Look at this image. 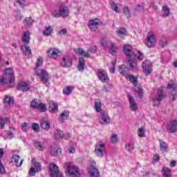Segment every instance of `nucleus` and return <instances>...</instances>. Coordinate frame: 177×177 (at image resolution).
Instances as JSON below:
<instances>
[{
  "instance_id": "1a4fd4ad",
  "label": "nucleus",
  "mask_w": 177,
  "mask_h": 177,
  "mask_svg": "<svg viewBox=\"0 0 177 177\" xmlns=\"http://www.w3.org/2000/svg\"><path fill=\"white\" fill-rule=\"evenodd\" d=\"M68 10H67V8L62 6L59 8V11L55 10L53 12V17H55L56 19H59V17H68Z\"/></svg>"
},
{
  "instance_id": "e433bc0d",
  "label": "nucleus",
  "mask_w": 177,
  "mask_h": 177,
  "mask_svg": "<svg viewBox=\"0 0 177 177\" xmlns=\"http://www.w3.org/2000/svg\"><path fill=\"white\" fill-rule=\"evenodd\" d=\"M14 5L15 6L24 8L26 6V0H15Z\"/></svg>"
},
{
  "instance_id": "052dcab7",
  "label": "nucleus",
  "mask_w": 177,
  "mask_h": 177,
  "mask_svg": "<svg viewBox=\"0 0 177 177\" xmlns=\"http://www.w3.org/2000/svg\"><path fill=\"white\" fill-rule=\"evenodd\" d=\"M69 153H75V149L74 148V145H71L68 149Z\"/></svg>"
},
{
  "instance_id": "393cba45",
  "label": "nucleus",
  "mask_w": 177,
  "mask_h": 177,
  "mask_svg": "<svg viewBox=\"0 0 177 177\" xmlns=\"http://www.w3.org/2000/svg\"><path fill=\"white\" fill-rule=\"evenodd\" d=\"M77 69L79 71H84L85 70V59L82 57H79V64L77 65Z\"/></svg>"
},
{
  "instance_id": "4d7b16f0",
  "label": "nucleus",
  "mask_w": 177,
  "mask_h": 177,
  "mask_svg": "<svg viewBox=\"0 0 177 177\" xmlns=\"http://www.w3.org/2000/svg\"><path fill=\"white\" fill-rule=\"evenodd\" d=\"M159 45L161 48H165L167 46V39H161L159 41Z\"/></svg>"
},
{
  "instance_id": "20e7f679",
  "label": "nucleus",
  "mask_w": 177,
  "mask_h": 177,
  "mask_svg": "<svg viewBox=\"0 0 177 177\" xmlns=\"http://www.w3.org/2000/svg\"><path fill=\"white\" fill-rule=\"evenodd\" d=\"M65 167H66V174L70 177H80L81 174H80V169L78 167L73 165L71 162L65 163Z\"/></svg>"
},
{
  "instance_id": "ea45409f",
  "label": "nucleus",
  "mask_w": 177,
  "mask_h": 177,
  "mask_svg": "<svg viewBox=\"0 0 177 177\" xmlns=\"http://www.w3.org/2000/svg\"><path fill=\"white\" fill-rule=\"evenodd\" d=\"M52 31H53V28L52 26H48L46 28V29L43 31V35H45L46 37H49L50 34H52Z\"/></svg>"
},
{
  "instance_id": "8fccbe9b",
  "label": "nucleus",
  "mask_w": 177,
  "mask_h": 177,
  "mask_svg": "<svg viewBox=\"0 0 177 177\" xmlns=\"http://www.w3.org/2000/svg\"><path fill=\"white\" fill-rule=\"evenodd\" d=\"M88 26H91V27L93 26H99V19H91L88 22Z\"/></svg>"
},
{
  "instance_id": "6e6552de",
  "label": "nucleus",
  "mask_w": 177,
  "mask_h": 177,
  "mask_svg": "<svg viewBox=\"0 0 177 177\" xmlns=\"http://www.w3.org/2000/svg\"><path fill=\"white\" fill-rule=\"evenodd\" d=\"M32 162L34 167H30L29 175L30 176H35V174H37V172H41L42 170V166L41 165V163L37 162L35 158L32 159Z\"/></svg>"
},
{
  "instance_id": "2eb2a0df",
  "label": "nucleus",
  "mask_w": 177,
  "mask_h": 177,
  "mask_svg": "<svg viewBox=\"0 0 177 177\" xmlns=\"http://www.w3.org/2000/svg\"><path fill=\"white\" fill-rule=\"evenodd\" d=\"M97 75L102 82H108L109 81V75L107 72L103 69H98L97 71Z\"/></svg>"
},
{
  "instance_id": "c03bdc74",
  "label": "nucleus",
  "mask_w": 177,
  "mask_h": 177,
  "mask_svg": "<svg viewBox=\"0 0 177 177\" xmlns=\"http://www.w3.org/2000/svg\"><path fill=\"white\" fill-rule=\"evenodd\" d=\"M37 109L39 110L41 113H45V111H46V106L45 105V104L40 102Z\"/></svg>"
},
{
  "instance_id": "e2e57ef3",
  "label": "nucleus",
  "mask_w": 177,
  "mask_h": 177,
  "mask_svg": "<svg viewBox=\"0 0 177 177\" xmlns=\"http://www.w3.org/2000/svg\"><path fill=\"white\" fill-rule=\"evenodd\" d=\"M12 159L14 160L15 162L17 164V162H19V160H20V156L14 155L12 156Z\"/></svg>"
},
{
  "instance_id": "b1692460",
  "label": "nucleus",
  "mask_w": 177,
  "mask_h": 177,
  "mask_svg": "<svg viewBox=\"0 0 177 177\" xmlns=\"http://www.w3.org/2000/svg\"><path fill=\"white\" fill-rule=\"evenodd\" d=\"M48 110L50 113H57L59 111V106L57 105V103L53 101H50Z\"/></svg>"
},
{
  "instance_id": "f257e3e1",
  "label": "nucleus",
  "mask_w": 177,
  "mask_h": 177,
  "mask_svg": "<svg viewBox=\"0 0 177 177\" xmlns=\"http://www.w3.org/2000/svg\"><path fill=\"white\" fill-rule=\"evenodd\" d=\"M123 52L126 55V64L131 70V71H138L139 66H138V60L142 62L145 56L140 51H137L138 56H136V53L132 50V47L129 45H125L123 47Z\"/></svg>"
},
{
  "instance_id": "9b49d317",
  "label": "nucleus",
  "mask_w": 177,
  "mask_h": 177,
  "mask_svg": "<svg viewBox=\"0 0 177 177\" xmlns=\"http://www.w3.org/2000/svg\"><path fill=\"white\" fill-rule=\"evenodd\" d=\"M157 39L156 38V35H154L152 32L148 33L145 39V45L147 46V48H154Z\"/></svg>"
},
{
  "instance_id": "f3484780",
  "label": "nucleus",
  "mask_w": 177,
  "mask_h": 177,
  "mask_svg": "<svg viewBox=\"0 0 177 177\" xmlns=\"http://www.w3.org/2000/svg\"><path fill=\"white\" fill-rule=\"evenodd\" d=\"M54 137L55 139H68L70 138V133H64L63 131L57 129L54 131Z\"/></svg>"
},
{
  "instance_id": "c756f323",
  "label": "nucleus",
  "mask_w": 177,
  "mask_h": 177,
  "mask_svg": "<svg viewBox=\"0 0 177 177\" xmlns=\"http://www.w3.org/2000/svg\"><path fill=\"white\" fill-rule=\"evenodd\" d=\"M76 55H79L80 56H84V57H91L89 53H86L83 48H78L75 50Z\"/></svg>"
},
{
  "instance_id": "a18cd8bd",
  "label": "nucleus",
  "mask_w": 177,
  "mask_h": 177,
  "mask_svg": "<svg viewBox=\"0 0 177 177\" xmlns=\"http://www.w3.org/2000/svg\"><path fill=\"white\" fill-rule=\"evenodd\" d=\"M39 104L38 100L37 99H34L30 102V107H31V109H37Z\"/></svg>"
},
{
  "instance_id": "de8ad7c7",
  "label": "nucleus",
  "mask_w": 177,
  "mask_h": 177,
  "mask_svg": "<svg viewBox=\"0 0 177 177\" xmlns=\"http://www.w3.org/2000/svg\"><path fill=\"white\" fill-rule=\"evenodd\" d=\"M138 135L139 138H145L146 136V134L145 133V127H142L138 129Z\"/></svg>"
},
{
  "instance_id": "9d476101",
  "label": "nucleus",
  "mask_w": 177,
  "mask_h": 177,
  "mask_svg": "<svg viewBox=\"0 0 177 177\" xmlns=\"http://www.w3.org/2000/svg\"><path fill=\"white\" fill-rule=\"evenodd\" d=\"M48 171L50 172V177H63V175L60 174L59 167L55 163H50Z\"/></svg>"
},
{
  "instance_id": "f8f14e48",
  "label": "nucleus",
  "mask_w": 177,
  "mask_h": 177,
  "mask_svg": "<svg viewBox=\"0 0 177 177\" xmlns=\"http://www.w3.org/2000/svg\"><path fill=\"white\" fill-rule=\"evenodd\" d=\"M142 67L143 68V71L145 75L147 77L150 75L151 73H153V64L149 60H145L142 63Z\"/></svg>"
},
{
  "instance_id": "680f3d73",
  "label": "nucleus",
  "mask_w": 177,
  "mask_h": 177,
  "mask_svg": "<svg viewBox=\"0 0 177 177\" xmlns=\"http://www.w3.org/2000/svg\"><path fill=\"white\" fill-rule=\"evenodd\" d=\"M59 35H60V37H63V35H66V34H67V29L66 28H63L59 32Z\"/></svg>"
},
{
  "instance_id": "c85d7f7f",
  "label": "nucleus",
  "mask_w": 177,
  "mask_h": 177,
  "mask_svg": "<svg viewBox=\"0 0 177 177\" xmlns=\"http://www.w3.org/2000/svg\"><path fill=\"white\" fill-rule=\"evenodd\" d=\"M29 89L28 84L26 82H21L19 84V86L17 87L18 91H22V92H27V91Z\"/></svg>"
},
{
  "instance_id": "bb28decb",
  "label": "nucleus",
  "mask_w": 177,
  "mask_h": 177,
  "mask_svg": "<svg viewBox=\"0 0 177 177\" xmlns=\"http://www.w3.org/2000/svg\"><path fill=\"white\" fill-rule=\"evenodd\" d=\"M129 102L131 110H132V111H136L138 110V104L135 102V100L132 98V97L129 96Z\"/></svg>"
},
{
  "instance_id": "dca6fc26",
  "label": "nucleus",
  "mask_w": 177,
  "mask_h": 177,
  "mask_svg": "<svg viewBox=\"0 0 177 177\" xmlns=\"http://www.w3.org/2000/svg\"><path fill=\"white\" fill-rule=\"evenodd\" d=\"M169 133H175L177 132V120H171L167 127Z\"/></svg>"
},
{
  "instance_id": "5fc2aeb1",
  "label": "nucleus",
  "mask_w": 177,
  "mask_h": 177,
  "mask_svg": "<svg viewBox=\"0 0 177 177\" xmlns=\"http://www.w3.org/2000/svg\"><path fill=\"white\" fill-rule=\"evenodd\" d=\"M0 174L1 175H5L6 174V170H5V166L2 164V161L0 160Z\"/></svg>"
},
{
  "instance_id": "39448f33",
  "label": "nucleus",
  "mask_w": 177,
  "mask_h": 177,
  "mask_svg": "<svg viewBox=\"0 0 177 177\" xmlns=\"http://www.w3.org/2000/svg\"><path fill=\"white\" fill-rule=\"evenodd\" d=\"M129 80L133 85H134V91L138 93L139 99H143V88L138 86V77L131 75L129 76Z\"/></svg>"
},
{
  "instance_id": "72a5a7b5",
  "label": "nucleus",
  "mask_w": 177,
  "mask_h": 177,
  "mask_svg": "<svg viewBox=\"0 0 177 177\" xmlns=\"http://www.w3.org/2000/svg\"><path fill=\"white\" fill-rule=\"evenodd\" d=\"M94 107L97 113H100V109L102 107V101L100 99L95 101Z\"/></svg>"
},
{
  "instance_id": "49530a36",
  "label": "nucleus",
  "mask_w": 177,
  "mask_h": 177,
  "mask_svg": "<svg viewBox=\"0 0 177 177\" xmlns=\"http://www.w3.org/2000/svg\"><path fill=\"white\" fill-rule=\"evenodd\" d=\"M116 32L119 37H122V35H127V29L121 28L118 29Z\"/></svg>"
},
{
  "instance_id": "774afa93",
  "label": "nucleus",
  "mask_w": 177,
  "mask_h": 177,
  "mask_svg": "<svg viewBox=\"0 0 177 177\" xmlns=\"http://www.w3.org/2000/svg\"><path fill=\"white\" fill-rule=\"evenodd\" d=\"M170 166H171V167H176V161H175V160L171 161V162H170Z\"/></svg>"
},
{
  "instance_id": "ddd939ff",
  "label": "nucleus",
  "mask_w": 177,
  "mask_h": 177,
  "mask_svg": "<svg viewBox=\"0 0 177 177\" xmlns=\"http://www.w3.org/2000/svg\"><path fill=\"white\" fill-rule=\"evenodd\" d=\"M101 118H99V122L102 125H109L110 124V117H109V113L106 111L102 110L100 111Z\"/></svg>"
},
{
  "instance_id": "a19ab883",
  "label": "nucleus",
  "mask_w": 177,
  "mask_h": 177,
  "mask_svg": "<svg viewBox=\"0 0 177 177\" xmlns=\"http://www.w3.org/2000/svg\"><path fill=\"white\" fill-rule=\"evenodd\" d=\"M24 24L25 27H30V26H32L34 23V20L31 17H27L24 20Z\"/></svg>"
},
{
  "instance_id": "2f4dec72",
  "label": "nucleus",
  "mask_w": 177,
  "mask_h": 177,
  "mask_svg": "<svg viewBox=\"0 0 177 177\" xmlns=\"http://www.w3.org/2000/svg\"><path fill=\"white\" fill-rule=\"evenodd\" d=\"M118 50V47L114 43H111V46L109 47V53L111 55H115L117 51Z\"/></svg>"
},
{
  "instance_id": "cd10ccee",
  "label": "nucleus",
  "mask_w": 177,
  "mask_h": 177,
  "mask_svg": "<svg viewBox=\"0 0 177 177\" xmlns=\"http://www.w3.org/2000/svg\"><path fill=\"white\" fill-rule=\"evenodd\" d=\"M15 100L13 97H9L8 95H6L3 100V103L6 107H9L11 104H13Z\"/></svg>"
},
{
  "instance_id": "4be33fe9",
  "label": "nucleus",
  "mask_w": 177,
  "mask_h": 177,
  "mask_svg": "<svg viewBox=\"0 0 177 177\" xmlns=\"http://www.w3.org/2000/svg\"><path fill=\"white\" fill-rule=\"evenodd\" d=\"M50 155L54 157H57L59 154L62 153V149L58 147L56 145H54L50 151Z\"/></svg>"
},
{
  "instance_id": "338daca9",
  "label": "nucleus",
  "mask_w": 177,
  "mask_h": 177,
  "mask_svg": "<svg viewBox=\"0 0 177 177\" xmlns=\"http://www.w3.org/2000/svg\"><path fill=\"white\" fill-rule=\"evenodd\" d=\"M153 160L157 162L160 161V155L156 154L153 157Z\"/></svg>"
},
{
  "instance_id": "0e129e2a",
  "label": "nucleus",
  "mask_w": 177,
  "mask_h": 177,
  "mask_svg": "<svg viewBox=\"0 0 177 177\" xmlns=\"http://www.w3.org/2000/svg\"><path fill=\"white\" fill-rule=\"evenodd\" d=\"M28 124L27 123H24L21 126V129L24 132H27L28 131Z\"/></svg>"
},
{
  "instance_id": "a878e982",
  "label": "nucleus",
  "mask_w": 177,
  "mask_h": 177,
  "mask_svg": "<svg viewBox=\"0 0 177 177\" xmlns=\"http://www.w3.org/2000/svg\"><path fill=\"white\" fill-rule=\"evenodd\" d=\"M40 126L41 127L42 129H44L45 131H49V129H50V124L46 119L41 120Z\"/></svg>"
},
{
  "instance_id": "6ab92c4d",
  "label": "nucleus",
  "mask_w": 177,
  "mask_h": 177,
  "mask_svg": "<svg viewBox=\"0 0 177 177\" xmlns=\"http://www.w3.org/2000/svg\"><path fill=\"white\" fill-rule=\"evenodd\" d=\"M59 53H60V51L57 48H50L47 51V55L50 59H56L59 57Z\"/></svg>"
},
{
  "instance_id": "69168bd1",
  "label": "nucleus",
  "mask_w": 177,
  "mask_h": 177,
  "mask_svg": "<svg viewBox=\"0 0 177 177\" xmlns=\"http://www.w3.org/2000/svg\"><path fill=\"white\" fill-rule=\"evenodd\" d=\"M88 27L91 30V31H96V30H97V26H91V25H88Z\"/></svg>"
},
{
  "instance_id": "37998d69",
  "label": "nucleus",
  "mask_w": 177,
  "mask_h": 177,
  "mask_svg": "<svg viewBox=\"0 0 177 177\" xmlns=\"http://www.w3.org/2000/svg\"><path fill=\"white\" fill-rule=\"evenodd\" d=\"M162 172L163 176L171 177V169H169L167 167H165V168H163Z\"/></svg>"
},
{
  "instance_id": "473e14b6",
  "label": "nucleus",
  "mask_w": 177,
  "mask_h": 177,
  "mask_svg": "<svg viewBox=\"0 0 177 177\" xmlns=\"http://www.w3.org/2000/svg\"><path fill=\"white\" fill-rule=\"evenodd\" d=\"M119 73L121 75H128V68L125 65H121L119 67Z\"/></svg>"
},
{
  "instance_id": "c9c22d12",
  "label": "nucleus",
  "mask_w": 177,
  "mask_h": 177,
  "mask_svg": "<svg viewBox=\"0 0 177 177\" xmlns=\"http://www.w3.org/2000/svg\"><path fill=\"white\" fill-rule=\"evenodd\" d=\"M35 147L37 149V150H39L40 151H44V149H45L44 142H35Z\"/></svg>"
},
{
  "instance_id": "4468645a",
  "label": "nucleus",
  "mask_w": 177,
  "mask_h": 177,
  "mask_svg": "<svg viewBox=\"0 0 177 177\" xmlns=\"http://www.w3.org/2000/svg\"><path fill=\"white\" fill-rule=\"evenodd\" d=\"M166 96L167 95L165 94V92L162 91V89H158L156 99L153 100V102H156V103H154L153 106L155 107H158V106H160V102H161L162 99H165Z\"/></svg>"
},
{
  "instance_id": "79ce46f5",
  "label": "nucleus",
  "mask_w": 177,
  "mask_h": 177,
  "mask_svg": "<svg viewBox=\"0 0 177 177\" xmlns=\"http://www.w3.org/2000/svg\"><path fill=\"white\" fill-rule=\"evenodd\" d=\"M123 13L127 17V19H129V17H131V10H129V7H124Z\"/></svg>"
},
{
  "instance_id": "0eeeda50",
  "label": "nucleus",
  "mask_w": 177,
  "mask_h": 177,
  "mask_svg": "<svg viewBox=\"0 0 177 177\" xmlns=\"http://www.w3.org/2000/svg\"><path fill=\"white\" fill-rule=\"evenodd\" d=\"M35 72L41 82L48 86L49 85V74H48V72L43 69H36Z\"/></svg>"
},
{
  "instance_id": "423d86ee",
  "label": "nucleus",
  "mask_w": 177,
  "mask_h": 177,
  "mask_svg": "<svg viewBox=\"0 0 177 177\" xmlns=\"http://www.w3.org/2000/svg\"><path fill=\"white\" fill-rule=\"evenodd\" d=\"M94 153L95 156H97V157H100V158L104 157V155L106 154V147L104 143L102 141H99L97 145H95Z\"/></svg>"
},
{
  "instance_id": "3c124183",
  "label": "nucleus",
  "mask_w": 177,
  "mask_h": 177,
  "mask_svg": "<svg viewBox=\"0 0 177 177\" xmlns=\"http://www.w3.org/2000/svg\"><path fill=\"white\" fill-rule=\"evenodd\" d=\"M32 129L34 131V132H39V124H38L37 123H32Z\"/></svg>"
},
{
  "instance_id": "4c0bfd02",
  "label": "nucleus",
  "mask_w": 177,
  "mask_h": 177,
  "mask_svg": "<svg viewBox=\"0 0 177 177\" xmlns=\"http://www.w3.org/2000/svg\"><path fill=\"white\" fill-rule=\"evenodd\" d=\"M10 120L8 118H4L1 119V129H3L6 124H10Z\"/></svg>"
},
{
  "instance_id": "7ed1b4c3",
  "label": "nucleus",
  "mask_w": 177,
  "mask_h": 177,
  "mask_svg": "<svg viewBox=\"0 0 177 177\" xmlns=\"http://www.w3.org/2000/svg\"><path fill=\"white\" fill-rule=\"evenodd\" d=\"M0 84H10V87L13 88L15 86V75L13 74V70L12 68H8L6 69L4 75L0 77Z\"/></svg>"
},
{
  "instance_id": "bf43d9fd",
  "label": "nucleus",
  "mask_w": 177,
  "mask_h": 177,
  "mask_svg": "<svg viewBox=\"0 0 177 177\" xmlns=\"http://www.w3.org/2000/svg\"><path fill=\"white\" fill-rule=\"evenodd\" d=\"M142 10H145V6L142 5H137V7L135 8V12H142Z\"/></svg>"
},
{
  "instance_id": "09e8293b",
  "label": "nucleus",
  "mask_w": 177,
  "mask_h": 177,
  "mask_svg": "<svg viewBox=\"0 0 177 177\" xmlns=\"http://www.w3.org/2000/svg\"><path fill=\"white\" fill-rule=\"evenodd\" d=\"M134 145L133 142H129L127 145L125 146V149L127 151H132L133 150Z\"/></svg>"
},
{
  "instance_id": "13d9d810",
  "label": "nucleus",
  "mask_w": 177,
  "mask_h": 177,
  "mask_svg": "<svg viewBox=\"0 0 177 177\" xmlns=\"http://www.w3.org/2000/svg\"><path fill=\"white\" fill-rule=\"evenodd\" d=\"M111 9H113V10H115L116 13H118V6L114 1L112 2Z\"/></svg>"
},
{
  "instance_id": "7c9ffc66",
  "label": "nucleus",
  "mask_w": 177,
  "mask_h": 177,
  "mask_svg": "<svg viewBox=\"0 0 177 177\" xmlns=\"http://www.w3.org/2000/svg\"><path fill=\"white\" fill-rule=\"evenodd\" d=\"M73 91H74V86H68L63 89L64 95L68 96L73 93Z\"/></svg>"
},
{
  "instance_id": "6e6d98bb",
  "label": "nucleus",
  "mask_w": 177,
  "mask_h": 177,
  "mask_svg": "<svg viewBox=\"0 0 177 177\" xmlns=\"http://www.w3.org/2000/svg\"><path fill=\"white\" fill-rule=\"evenodd\" d=\"M118 141V136L117 134H113L111 138V143H117Z\"/></svg>"
},
{
  "instance_id": "603ef678",
  "label": "nucleus",
  "mask_w": 177,
  "mask_h": 177,
  "mask_svg": "<svg viewBox=\"0 0 177 177\" xmlns=\"http://www.w3.org/2000/svg\"><path fill=\"white\" fill-rule=\"evenodd\" d=\"M15 19L16 20H21V19H23V15H21L20 10L16 11Z\"/></svg>"
},
{
  "instance_id": "aec40b11",
  "label": "nucleus",
  "mask_w": 177,
  "mask_h": 177,
  "mask_svg": "<svg viewBox=\"0 0 177 177\" xmlns=\"http://www.w3.org/2000/svg\"><path fill=\"white\" fill-rule=\"evenodd\" d=\"M88 174L91 177H99L100 176V172H99V169L96 168L95 166L91 165L88 168Z\"/></svg>"
},
{
  "instance_id": "a211bd4d",
  "label": "nucleus",
  "mask_w": 177,
  "mask_h": 177,
  "mask_svg": "<svg viewBox=\"0 0 177 177\" xmlns=\"http://www.w3.org/2000/svg\"><path fill=\"white\" fill-rule=\"evenodd\" d=\"M73 64L71 62V57L69 55H66L62 58V62H61L62 67L65 68H68Z\"/></svg>"
},
{
  "instance_id": "f704fd0d",
  "label": "nucleus",
  "mask_w": 177,
  "mask_h": 177,
  "mask_svg": "<svg viewBox=\"0 0 177 177\" xmlns=\"http://www.w3.org/2000/svg\"><path fill=\"white\" fill-rule=\"evenodd\" d=\"M160 151L163 152L168 151V144L164 141L160 142Z\"/></svg>"
},
{
  "instance_id": "58836bf2",
  "label": "nucleus",
  "mask_w": 177,
  "mask_h": 177,
  "mask_svg": "<svg viewBox=\"0 0 177 177\" xmlns=\"http://www.w3.org/2000/svg\"><path fill=\"white\" fill-rule=\"evenodd\" d=\"M162 12H163V17H168L170 15L169 8L168 6H162Z\"/></svg>"
},
{
  "instance_id": "864d4df0",
  "label": "nucleus",
  "mask_w": 177,
  "mask_h": 177,
  "mask_svg": "<svg viewBox=\"0 0 177 177\" xmlns=\"http://www.w3.org/2000/svg\"><path fill=\"white\" fill-rule=\"evenodd\" d=\"M44 64V59H42V57L37 58V62H36V68H38V67H41Z\"/></svg>"
},
{
  "instance_id": "5701e85b",
  "label": "nucleus",
  "mask_w": 177,
  "mask_h": 177,
  "mask_svg": "<svg viewBox=\"0 0 177 177\" xmlns=\"http://www.w3.org/2000/svg\"><path fill=\"white\" fill-rule=\"evenodd\" d=\"M68 117H70V111L67 110H64L61 114H59V120L61 122H66V121L68 120Z\"/></svg>"
},
{
  "instance_id": "412c9836",
  "label": "nucleus",
  "mask_w": 177,
  "mask_h": 177,
  "mask_svg": "<svg viewBox=\"0 0 177 177\" xmlns=\"http://www.w3.org/2000/svg\"><path fill=\"white\" fill-rule=\"evenodd\" d=\"M167 88H169V89L171 88L172 100L173 101L176 100V97H177V87L175 86V84H167Z\"/></svg>"
},
{
  "instance_id": "f03ea898",
  "label": "nucleus",
  "mask_w": 177,
  "mask_h": 177,
  "mask_svg": "<svg viewBox=\"0 0 177 177\" xmlns=\"http://www.w3.org/2000/svg\"><path fill=\"white\" fill-rule=\"evenodd\" d=\"M30 32H24L22 36V42L24 44H22L21 46V50L23 51L24 55H25L27 59H31L32 56L31 48L27 46L28 44H30Z\"/></svg>"
}]
</instances>
